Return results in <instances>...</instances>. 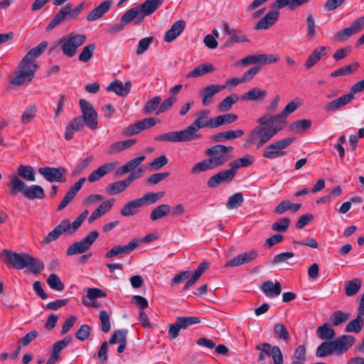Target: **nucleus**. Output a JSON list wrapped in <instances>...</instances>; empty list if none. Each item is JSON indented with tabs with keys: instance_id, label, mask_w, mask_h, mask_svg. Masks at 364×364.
I'll return each mask as SVG.
<instances>
[{
	"instance_id": "f257e3e1",
	"label": "nucleus",
	"mask_w": 364,
	"mask_h": 364,
	"mask_svg": "<svg viewBox=\"0 0 364 364\" xmlns=\"http://www.w3.org/2000/svg\"><path fill=\"white\" fill-rule=\"evenodd\" d=\"M47 47L48 42L42 41L37 46L31 48L18 63V71L16 73V76L10 80V82L15 85L30 82L38 68L35 60L42 55Z\"/></svg>"
},
{
	"instance_id": "f03ea898",
	"label": "nucleus",
	"mask_w": 364,
	"mask_h": 364,
	"mask_svg": "<svg viewBox=\"0 0 364 364\" xmlns=\"http://www.w3.org/2000/svg\"><path fill=\"white\" fill-rule=\"evenodd\" d=\"M0 257L6 265L16 269L28 268L34 274H39L44 268V263L28 253H18L10 250H4L0 253Z\"/></svg>"
},
{
	"instance_id": "7ed1b4c3",
	"label": "nucleus",
	"mask_w": 364,
	"mask_h": 364,
	"mask_svg": "<svg viewBox=\"0 0 364 364\" xmlns=\"http://www.w3.org/2000/svg\"><path fill=\"white\" fill-rule=\"evenodd\" d=\"M11 185L10 193L14 195L20 192L23 196L30 200L43 199L46 197L44 189L39 185H31L28 186L24 181L16 174L9 176Z\"/></svg>"
},
{
	"instance_id": "20e7f679",
	"label": "nucleus",
	"mask_w": 364,
	"mask_h": 364,
	"mask_svg": "<svg viewBox=\"0 0 364 364\" xmlns=\"http://www.w3.org/2000/svg\"><path fill=\"white\" fill-rule=\"evenodd\" d=\"M233 149L232 146L216 144L205 149V154L212 159L216 167H219L233 158Z\"/></svg>"
},
{
	"instance_id": "39448f33",
	"label": "nucleus",
	"mask_w": 364,
	"mask_h": 364,
	"mask_svg": "<svg viewBox=\"0 0 364 364\" xmlns=\"http://www.w3.org/2000/svg\"><path fill=\"white\" fill-rule=\"evenodd\" d=\"M87 36L85 34H68L62 37L59 43L61 44L63 53L69 58L75 55L77 48L86 41Z\"/></svg>"
},
{
	"instance_id": "423d86ee",
	"label": "nucleus",
	"mask_w": 364,
	"mask_h": 364,
	"mask_svg": "<svg viewBox=\"0 0 364 364\" xmlns=\"http://www.w3.org/2000/svg\"><path fill=\"white\" fill-rule=\"evenodd\" d=\"M294 139V137L285 138L270 144L265 148L262 154L263 157L274 159L284 156L286 154L285 149L290 146Z\"/></svg>"
},
{
	"instance_id": "0eeeda50",
	"label": "nucleus",
	"mask_w": 364,
	"mask_h": 364,
	"mask_svg": "<svg viewBox=\"0 0 364 364\" xmlns=\"http://www.w3.org/2000/svg\"><path fill=\"white\" fill-rule=\"evenodd\" d=\"M80 108L82 112V118L87 127L90 129L98 128V114L93 105L85 99L79 101Z\"/></svg>"
},
{
	"instance_id": "6e6552de",
	"label": "nucleus",
	"mask_w": 364,
	"mask_h": 364,
	"mask_svg": "<svg viewBox=\"0 0 364 364\" xmlns=\"http://www.w3.org/2000/svg\"><path fill=\"white\" fill-rule=\"evenodd\" d=\"M99 233L96 230L91 231L80 241L75 242L68 247L66 250L67 256L82 254L87 252L95 241L97 239Z\"/></svg>"
},
{
	"instance_id": "1a4fd4ad",
	"label": "nucleus",
	"mask_w": 364,
	"mask_h": 364,
	"mask_svg": "<svg viewBox=\"0 0 364 364\" xmlns=\"http://www.w3.org/2000/svg\"><path fill=\"white\" fill-rule=\"evenodd\" d=\"M200 322V319L198 316H178L176 322L169 326L168 337L170 340H173L178 336L181 329H186Z\"/></svg>"
},
{
	"instance_id": "9d476101",
	"label": "nucleus",
	"mask_w": 364,
	"mask_h": 364,
	"mask_svg": "<svg viewBox=\"0 0 364 364\" xmlns=\"http://www.w3.org/2000/svg\"><path fill=\"white\" fill-rule=\"evenodd\" d=\"M278 132H279V128H272L266 126L257 127L254 131V137L252 139V143L255 144L257 149H259L270 141Z\"/></svg>"
},
{
	"instance_id": "9b49d317",
	"label": "nucleus",
	"mask_w": 364,
	"mask_h": 364,
	"mask_svg": "<svg viewBox=\"0 0 364 364\" xmlns=\"http://www.w3.org/2000/svg\"><path fill=\"white\" fill-rule=\"evenodd\" d=\"M208 110L200 111L198 113V118L191 124L186 127L193 140L201 137V136L197 133L200 129L204 127L212 128L213 118L209 119L208 117Z\"/></svg>"
},
{
	"instance_id": "f8f14e48",
	"label": "nucleus",
	"mask_w": 364,
	"mask_h": 364,
	"mask_svg": "<svg viewBox=\"0 0 364 364\" xmlns=\"http://www.w3.org/2000/svg\"><path fill=\"white\" fill-rule=\"evenodd\" d=\"M363 28L364 16L354 20L351 23V26L345 28L336 32L333 35V39L335 41L345 42L352 36L361 31Z\"/></svg>"
},
{
	"instance_id": "ddd939ff",
	"label": "nucleus",
	"mask_w": 364,
	"mask_h": 364,
	"mask_svg": "<svg viewBox=\"0 0 364 364\" xmlns=\"http://www.w3.org/2000/svg\"><path fill=\"white\" fill-rule=\"evenodd\" d=\"M39 173L48 182H65L67 170L63 166H44L38 168Z\"/></svg>"
},
{
	"instance_id": "4468645a",
	"label": "nucleus",
	"mask_w": 364,
	"mask_h": 364,
	"mask_svg": "<svg viewBox=\"0 0 364 364\" xmlns=\"http://www.w3.org/2000/svg\"><path fill=\"white\" fill-rule=\"evenodd\" d=\"M155 141H168L173 143L188 142L193 141L187 128L183 130L169 132L161 135L156 136Z\"/></svg>"
},
{
	"instance_id": "2eb2a0df",
	"label": "nucleus",
	"mask_w": 364,
	"mask_h": 364,
	"mask_svg": "<svg viewBox=\"0 0 364 364\" xmlns=\"http://www.w3.org/2000/svg\"><path fill=\"white\" fill-rule=\"evenodd\" d=\"M159 122V119L154 117L145 118L124 129L123 134L125 136H132L139 134L145 129L154 127Z\"/></svg>"
},
{
	"instance_id": "dca6fc26",
	"label": "nucleus",
	"mask_w": 364,
	"mask_h": 364,
	"mask_svg": "<svg viewBox=\"0 0 364 364\" xmlns=\"http://www.w3.org/2000/svg\"><path fill=\"white\" fill-rule=\"evenodd\" d=\"M234 171L230 168L227 170H223L212 176L207 181L208 187L210 188H216L221 183H229L235 178Z\"/></svg>"
},
{
	"instance_id": "f3484780",
	"label": "nucleus",
	"mask_w": 364,
	"mask_h": 364,
	"mask_svg": "<svg viewBox=\"0 0 364 364\" xmlns=\"http://www.w3.org/2000/svg\"><path fill=\"white\" fill-rule=\"evenodd\" d=\"M139 245V239L134 238L126 245H115L105 253L107 259H112L119 255H128Z\"/></svg>"
},
{
	"instance_id": "a211bd4d",
	"label": "nucleus",
	"mask_w": 364,
	"mask_h": 364,
	"mask_svg": "<svg viewBox=\"0 0 364 364\" xmlns=\"http://www.w3.org/2000/svg\"><path fill=\"white\" fill-rule=\"evenodd\" d=\"M355 341V338L351 335H343L332 341L335 353L337 355L343 354L353 345Z\"/></svg>"
},
{
	"instance_id": "6ab92c4d",
	"label": "nucleus",
	"mask_w": 364,
	"mask_h": 364,
	"mask_svg": "<svg viewBox=\"0 0 364 364\" xmlns=\"http://www.w3.org/2000/svg\"><path fill=\"white\" fill-rule=\"evenodd\" d=\"M279 16V11L271 9L255 25L254 29L259 31L270 28L278 21Z\"/></svg>"
},
{
	"instance_id": "aec40b11",
	"label": "nucleus",
	"mask_w": 364,
	"mask_h": 364,
	"mask_svg": "<svg viewBox=\"0 0 364 364\" xmlns=\"http://www.w3.org/2000/svg\"><path fill=\"white\" fill-rule=\"evenodd\" d=\"M225 88V85L218 84H211L204 87L200 93L202 97L203 105H209L213 102V97Z\"/></svg>"
},
{
	"instance_id": "412c9836",
	"label": "nucleus",
	"mask_w": 364,
	"mask_h": 364,
	"mask_svg": "<svg viewBox=\"0 0 364 364\" xmlns=\"http://www.w3.org/2000/svg\"><path fill=\"white\" fill-rule=\"evenodd\" d=\"M354 99L353 94H346L337 99L333 100L327 102L323 106V109L327 112H334L340 109L341 107L349 104Z\"/></svg>"
},
{
	"instance_id": "4be33fe9",
	"label": "nucleus",
	"mask_w": 364,
	"mask_h": 364,
	"mask_svg": "<svg viewBox=\"0 0 364 364\" xmlns=\"http://www.w3.org/2000/svg\"><path fill=\"white\" fill-rule=\"evenodd\" d=\"M164 0H146L143 4L137 6L141 14L139 21H143L146 16L153 14L163 4Z\"/></svg>"
},
{
	"instance_id": "5701e85b",
	"label": "nucleus",
	"mask_w": 364,
	"mask_h": 364,
	"mask_svg": "<svg viewBox=\"0 0 364 364\" xmlns=\"http://www.w3.org/2000/svg\"><path fill=\"white\" fill-rule=\"evenodd\" d=\"M113 4L112 0H105L98 6L93 9L87 16V21H95L102 18L111 8Z\"/></svg>"
},
{
	"instance_id": "b1692460",
	"label": "nucleus",
	"mask_w": 364,
	"mask_h": 364,
	"mask_svg": "<svg viewBox=\"0 0 364 364\" xmlns=\"http://www.w3.org/2000/svg\"><path fill=\"white\" fill-rule=\"evenodd\" d=\"M260 289L269 298H274L282 293V286L278 281L275 282L271 280L266 281L262 284Z\"/></svg>"
},
{
	"instance_id": "393cba45",
	"label": "nucleus",
	"mask_w": 364,
	"mask_h": 364,
	"mask_svg": "<svg viewBox=\"0 0 364 364\" xmlns=\"http://www.w3.org/2000/svg\"><path fill=\"white\" fill-rule=\"evenodd\" d=\"M186 26V22L183 20H178L171 26L164 36V41L171 43L174 41L183 31Z\"/></svg>"
},
{
	"instance_id": "a878e982",
	"label": "nucleus",
	"mask_w": 364,
	"mask_h": 364,
	"mask_svg": "<svg viewBox=\"0 0 364 364\" xmlns=\"http://www.w3.org/2000/svg\"><path fill=\"white\" fill-rule=\"evenodd\" d=\"M115 168L114 163H107L93 171L87 177L90 183L97 181L106 174L112 172Z\"/></svg>"
},
{
	"instance_id": "bb28decb",
	"label": "nucleus",
	"mask_w": 364,
	"mask_h": 364,
	"mask_svg": "<svg viewBox=\"0 0 364 364\" xmlns=\"http://www.w3.org/2000/svg\"><path fill=\"white\" fill-rule=\"evenodd\" d=\"M244 132L242 129L235 131L229 130L216 133L210 136L214 142H225L228 140L235 139L243 135Z\"/></svg>"
},
{
	"instance_id": "cd10ccee",
	"label": "nucleus",
	"mask_w": 364,
	"mask_h": 364,
	"mask_svg": "<svg viewBox=\"0 0 364 364\" xmlns=\"http://www.w3.org/2000/svg\"><path fill=\"white\" fill-rule=\"evenodd\" d=\"M279 60V56L274 54L256 53L252 55V65L258 64L262 67L264 65L276 63Z\"/></svg>"
},
{
	"instance_id": "c85d7f7f",
	"label": "nucleus",
	"mask_w": 364,
	"mask_h": 364,
	"mask_svg": "<svg viewBox=\"0 0 364 364\" xmlns=\"http://www.w3.org/2000/svg\"><path fill=\"white\" fill-rule=\"evenodd\" d=\"M66 223H62L57 225L52 231H50L42 240V245H47L53 241L56 240L63 232L68 231V225Z\"/></svg>"
},
{
	"instance_id": "c756f323",
	"label": "nucleus",
	"mask_w": 364,
	"mask_h": 364,
	"mask_svg": "<svg viewBox=\"0 0 364 364\" xmlns=\"http://www.w3.org/2000/svg\"><path fill=\"white\" fill-rule=\"evenodd\" d=\"M326 50H329V48L326 46H321L315 48L308 57L305 63L306 68L309 69L316 65L322 56H324L326 54Z\"/></svg>"
},
{
	"instance_id": "7c9ffc66",
	"label": "nucleus",
	"mask_w": 364,
	"mask_h": 364,
	"mask_svg": "<svg viewBox=\"0 0 364 364\" xmlns=\"http://www.w3.org/2000/svg\"><path fill=\"white\" fill-rule=\"evenodd\" d=\"M114 199H109L107 201L102 203L91 214L90 218H88V223L90 224L93 223L95 220L105 214L108 212L114 203Z\"/></svg>"
},
{
	"instance_id": "2f4dec72",
	"label": "nucleus",
	"mask_w": 364,
	"mask_h": 364,
	"mask_svg": "<svg viewBox=\"0 0 364 364\" xmlns=\"http://www.w3.org/2000/svg\"><path fill=\"white\" fill-rule=\"evenodd\" d=\"M136 143V140L135 139H129L124 141H119L114 143H112L108 149V153L109 154H115L119 153L122 151H124Z\"/></svg>"
},
{
	"instance_id": "473e14b6",
	"label": "nucleus",
	"mask_w": 364,
	"mask_h": 364,
	"mask_svg": "<svg viewBox=\"0 0 364 364\" xmlns=\"http://www.w3.org/2000/svg\"><path fill=\"white\" fill-rule=\"evenodd\" d=\"M250 262V252H245L229 259L224 265L225 268L237 267Z\"/></svg>"
},
{
	"instance_id": "72a5a7b5",
	"label": "nucleus",
	"mask_w": 364,
	"mask_h": 364,
	"mask_svg": "<svg viewBox=\"0 0 364 364\" xmlns=\"http://www.w3.org/2000/svg\"><path fill=\"white\" fill-rule=\"evenodd\" d=\"M127 333V330H125V329L114 331L113 334L112 335V336L110 337V338L109 340V344L117 343V334H119V336H120V339L119 340V346L117 348V353H123L124 351L125 348H126V346H127V337H126Z\"/></svg>"
},
{
	"instance_id": "f704fd0d",
	"label": "nucleus",
	"mask_w": 364,
	"mask_h": 364,
	"mask_svg": "<svg viewBox=\"0 0 364 364\" xmlns=\"http://www.w3.org/2000/svg\"><path fill=\"white\" fill-rule=\"evenodd\" d=\"M274 336L278 341H284L288 343L291 340V336L286 326L282 323H277L274 325Z\"/></svg>"
},
{
	"instance_id": "c9c22d12",
	"label": "nucleus",
	"mask_w": 364,
	"mask_h": 364,
	"mask_svg": "<svg viewBox=\"0 0 364 364\" xmlns=\"http://www.w3.org/2000/svg\"><path fill=\"white\" fill-rule=\"evenodd\" d=\"M16 176L26 181L33 182L36 181L34 168L29 165H20L17 168Z\"/></svg>"
},
{
	"instance_id": "e433bc0d",
	"label": "nucleus",
	"mask_w": 364,
	"mask_h": 364,
	"mask_svg": "<svg viewBox=\"0 0 364 364\" xmlns=\"http://www.w3.org/2000/svg\"><path fill=\"white\" fill-rule=\"evenodd\" d=\"M237 119V116L233 113L218 115L213 118L212 128H217L222 125L230 124Z\"/></svg>"
},
{
	"instance_id": "4c0bfd02",
	"label": "nucleus",
	"mask_w": 364,
	"mask_h": 364,
	"mask_svg": "<svg viewBox=\"0 0 364 364\" xmlns=\"http://www.w3.org/2000/svg\"><path fill=\"white\" fill-rule=\"evenodd\" d=\"M141 203L138 198L132 200L127 203L120 210L122 215L125 217L132 216L139 212V208H141Z\"/></svg>"
},
{
	"instance_id": "58836bf2",
	"label": "nucleus",
	"mask_w": 364,
	"mask_h": 364,
	"mask_svg": "<svg viewBox=\"0 0 364 364\" xmlns=\"http://www.w3.org/2000/svg\"><path fill=\"white\" fill-rule=\"evenodd\" d=\"M140 16L141 14L138 7L134 6L126 11L121 17V20L125 26L131 23L132 21H134L135 24H139L142 22L139 21Z\"/></svg>"
},
{
	"instance_id": "ea45409f",
	"label": "nucleus",
	"mask_w": 364,
	"mask_h": 364,
	"mask_svg": "<svg viewBox=\"0 0 364 364\" xmlns=\"http://www.w3.org/2000/svg\"><path fill=\"white\" fill-rule=\"evenodd\" d=\"M364 314L357 313L356 317L351 320L346 326L345 331L348 333H360L364 321Z\"/></svg>"
},
{
	"instance_id": "a19ab883",
	"label": "nucleus",
	"mask_w": 364,
	"mask_h": 364,
	"mask_svg": "<svg viewBox=\"0 0 364 364\" xmlns=\"http://www.w3.org/2000/svg\"><path fill=\"white\" fill-rule=\"evenodd\" d=\"M301 5H303V3L301 0L299 1L296 0H276L270 5V8L272 10L278 11L289 6L291 10H294Z\"/></svg>"
},
{
	"instance_id": "79ce46f5",
	"label": "nucleus",
	"mask_w": 364,
	"mask_h": 364,
	"mask_svg": "<svg viewBox=\"0 0 364 364\" xmlns=\"http://www.w3.org/2000/svg\"><path fill=\"white\" fill-rule=\"evenodd\" d=\"M164 196V191L157 193L149 192L144 194L141 198H138L141 203V207L143 205H152L159 200Z\"/></svg>"
},
{
	"instance_id": "37998d69",
	"label": "nucleus",
	"mask_w": 364,
	"mask_h": 364,
	"mask_svg": "<svg viewBox=\"0 0 364 364\" xmlns=\"http://www.w3.org/2000/svg\"><path fill=\"white\" fill-rule=\"evenodd\" d=\"M171 206L168 204H161L152 210L150 214L151 220H158L170 213Z\"/></svg>"
},
{
	"instance_id": "c03bdc74",
	"label": "nucleus",
	"mask_w": 364,
	"mask_h": 364,
	"mask_svg": "<svg viewBox=\"0 0 364 364\" xmlns=\"http://www.w3.org/2000/svg\"><path fill=\"white\" fill-rule=\"evenodd\" d=\"M214 70L212 64L203 63L196 67L193 70L186 75V77H197Z\"/></svg>"
},
{
	"instance_id": "a18cd8bd",
	"label": "nucleus",
	"mask_w": 364,
	"mask_h": 364,
	"mask_svg": "<svg viewBox=\"0 0 364 364\" xmlns=\"http://www.w3.org/2000/svg\"><path fill=\"white\" fill-rule=\"evenodd\" d=\"M316 334L321 340H331L335 336V331L330 324L325 323L316 329Z\"/></svg>"
},
{
	"instance_id": "49530a36",
	"label": "nucleus",
	"mask_w": 364,
	"mask_h": 364,
	"mask_svg": "<svg viewBox=\"0 0 364 364\" xmlns=\"http://www.w3.org/2000/svg\"><path fill=\"white\" fill-rule=\"evenodd\" d=\"M68 14L69 10L67 11L65 7L64 6V8L60 9L52 18V20L46 27V31H50L53 30L57 26H58L65 19L66 16H68Z\"/></svg>"
},
{
	"instance_id": "de8ad7c7",
	"label": "nucleus",
	"mask_w": 364,
	"mask_h": 364,
	"mask_svg": "<svg viewBox=\"0 0 364 364\" xmlns=\"http://www.w3.org/2000/svg\"><path fill=\"white\" fill-rule=\"evenodd\" d=\"M362 285L361 280L358 278H354L345 284V293L348 296L355 295L360 290Z\"/></svg>"
},
{
	"instance_id": "09e8293b",
	"label": "nucleus",
	"mask_w": 364,
	"mask_h": 364,
	"mask_svg": "<svg viewBox=\"0 0 364 364\" xmlns=\"http://www.w3.org/2000/svg\"><path fill=\"white\" fill-rule=\"evenodd\" d=\"M332 341H324L318 346L316 351L318 358L326 357L335 353Z\"/></svg>"
},
{
	"instance_id": "8fccbe9b",
	"label": "nucleus",
	"mask_w": 364,
	"mask_h": 364,
	"mask_svg": "<svg viewBox=\"0 0 364 364\" xmlns=\"http://www.w3.org/2000/svg\"><path fill=\"white\" fill-rule=\"evenodd\" d=\"M215 168L217 167L213 164L212 159L208 158L196 164L192 167L191 172L193 173H199Z\"/></svg>"
},
{
	"instance_id": "3c124183",
	"label": "nucleus",
	"mask_w": 364,
	"mask_h": 364,
	"mask_svg": "<svg viewBox=\"0 0 364 364\" xmlns=\"http://www.w3.org/2000/svg\"><path fill=\"white\" fill-rule=\"evenodd\" d=\"M239 98V96L237 95L236 94H232L230 95L227 96L219 103L218 106V111H229L232 108V105L238 101Z\"/></svg>"
},
{
	"instance_id": "603ef678",
	"label": "nucleus",
	"mask_w": 364,
	"mask_h": 364,
	"mask_svg": "<svg viewBox=\"0 0 364 364\" xmlns=\"http://www.w3.org/2000/svg\"><path fill=\"white\" fill-rule=\"evenodd\" d=\"M244 202L242 193H235L231 195L226 203V208L228 210L237 209Z\"/></svg>"
},
{
	"instance_id": "864d4df0",
	"label": "nucleus",
	"mask_w": 364,
	"mask_h": 364,
	"mask_svg": "<svg viewBox=\"0 0 364 364\" xmlns=\"http://www.w3.org/2000/svg\"><path fill=\"white\" fill-rule=\"evenodd\" d=\"M360 64L358 62H355L351 65H346L341 67L331 73V77H336L339 76L347 75L355 71L356 69L359 67Z\"/></svg>"
},
{
	"instance_id": "5fc2aeb1",
	"label": "nucleus",
	"mask_w": 364,
	"mask_h": 364,
	"mask_svg": "<svg viewBox=\"0 0 364 364\" xmlns=\"http://www.w3.org/2000/svg\"><path fill=\"white\" fill-rule=\"evenodd\" d=\"M127 188V184L122 180L108 185L106 188V192L110 195H117L124 191Z\"/></svg>"
},
{
	"instance_id": "6e6d98bb",
	"label": "nucleus",
	"mask_w": 364,
	"mask_h": 364,
	"mask_svg": "<svg viewBox=\"0 0 364 364\" xmlns=\"http://www.w3.org/2000/svg\"><path fill=\"white\" fill-rule=\"evenodd\" d=\"M311 125V121L310 119H299L291 124L289 129L292 132L299 133L309 129Z\"/></svg>"
},
{
	"instance_id": "4d7b16f0",
	"label": "nucleus",
	"mask_w": 364,
	"mask_h": 364,
	"mask_svg": "<svg viewBox=\"0 0 364 364\" xmlns=\"http://www.w3.org/2000/svg\"><path fill=\"white\" fill-rule=\"evenodd\" d=\"M350 316L349 313H344L338 310L332 314L330 320L333 326H337L347 321Z\"/></svg>"
},
{
	"instance_id": "13d9d810",
	"label": "nucleus",
	"mask_w": 364,
	"mask_h": 364,
	"mask_svg": "<svg viewBox=\"0 0 364 364\" xmlns=\"http://www.w3.org/2000/svg\"><path fill=\"white\" fill-rule=\"evenodd\" d=\"M37 111L38 109L35 105L27 107L21 114V122L23 124L30 123L36 116Z\"/></svg>"
},
{
	"instance_id": "bf43d9fd",
	"label": "nucleus",
	"mask_w": 364,
	"mask_h": 364,
	"mask_svg": "<svg viewBox=\"0 0 364 364\" xmlns=\"http://www.w3.org/2000/svg\"><path fill=\"white\" fill-rule=\"evenodd\" d=\"M48 286L53 290L61 291L65 289L64 284L61 282L58 274H51L47 279Z\"/></svg>"
},
{
	"instance_id": "052dcab7",
	"label": "nucleus",
	"mask_w": 364,
	"mask_h": 364,
	"mask_svg": "<svg viewBox=\"0 0 364 364\" xmlns=\"http://www.w3.org/2000/svg\"><path fill=\"white\" fill-rule=\"evenodd\" d=\"M71 336H66L63 340L58 341L53 343L51 349V353L55 355H60L61 350L65 349L72 341Z\"/></svg>"
},
{
	"instance_id": "680f3d73",
	"label": "nucleus",
	"mask_w": 364,
	"mask_h": 364,
	"mask_svg": "<svg viewBox=\"0 0 364 364\" xmlns=\"http://www.w3.org/2000/svg\"><path fill=\"white\" fill-rule=\"evenodd\" d=\"M291 220L289 218H282L272 224L271 229L275 232H285L289 227Z\"/></svg>"
},
{
	"instance_id": "e2e57ef3",
	"label": "nucleus",
	"mask_w": 364,
	"mask_h": 364,
	"mask_svg": "<svg viewBox=\"0 0 364 364\" xmlns=\"http://www.w3.org/2000/svg\"><path fill=\"white\" fill-rule=\"evenodd\" d=\"M95 49V45L94 43L85 46L78 57L79 60L83 63L88 62L92 57Z\"/></svg>"
},
{
	"instance_id": "0e129e2a",
	"label": "nucleus",
	"mask_w": 364,
	"mask_h": 364,
	"mask_svg": "<svg viewBox=\"0 0 364 364\" xmlns=\"http://www.w3.org/2000/svg\"><path fill=\"white\" fill-rule=\"evenodd\" d=\"M106 90L107 92H114L117 95L121 97L127 96L123 89V83L118 80H115L110 82L107 87Z\"/></svg>"
},
{
	"instance_id": "69168bd1",
	"label": "nucleus",
	"mask_w": 364,
	"mask_h": 364,
	"mask_svg": "<svg viewBox=\"0 0 364 364\" xmlns=\"http://www.w3.org/2000/svg\"><path fill=\"white\" fill-rule=\"evenodd\" d=\"M250 77V69H248L244 74V75L241 77H232L226 80L225 84V88L227 87H234L237 86V85L244 82L245 81L249 80Z\"/></svg>"
},
{
	"instance_id": "338daca9",
	"label": "nucleus",
	"mask_w": 364,
	"mask_h": 364,
	"mask_svg": "<svg viewBox=\"0 0 364 364\" xmlns=\"http://www.w3.org/2000/svg\"><path fill=\"white\" fill-rule=\"evenodd\" d=\"M250 165V158L248 156L234 160L229 164L231 169L236 174L237 171L242 167H247Z\"/></svg>"
},
{
	"instance_id": "774afa93",
	"label": "nucleus",
	"mask_w": 364,
	"mask_h": 364,
	"mask_svg": "<svg viewBox=\"0 0 364 364\" xmlns=\"http://www.w3.org/2000/svg\"><path fill=\"white\" fill-rule=\"evenodd\" d=\"M161 100V99L159 96H156L148 100L144 107L143 112L146 114L152 113L158 107H159Z\"/></svg>"
}]
</instances>
